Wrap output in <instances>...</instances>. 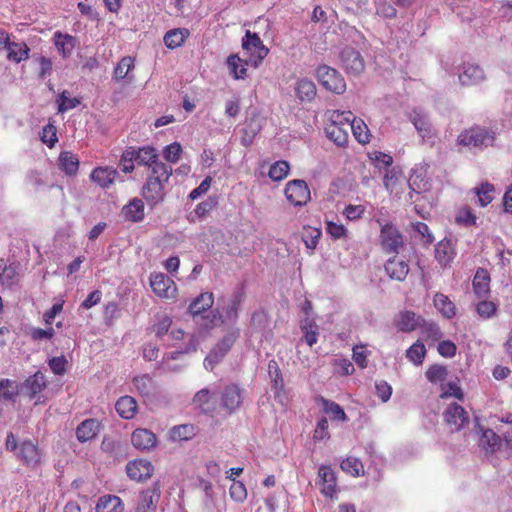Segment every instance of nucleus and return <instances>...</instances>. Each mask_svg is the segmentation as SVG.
I'll return each mask as SVG.
<instances>
[{
  "label": "nucleus",
  "mask_w": 512,
  "mask_h": 512,
  "mask_svg": "<svg viewBox=\"0 0 512 512\" xmlns=\"http://www.w3.org/2000/svg\"><path fill=\"white\" fill-rule=\"evenodd\" d=\"M20 392L15 381L2 379L0 381V400H13Z\"/></svg>",
  "instance_id": "49530a36"
},
{
  "label": "nucleus",
  "mask_w": 512,
  "mask_h": 512,
  "mask_svg": "<svg viewBox=\"0 0 512 512\" xmlns=\"http://www.w3.org/2000/svg\"><path fill=\"white\" fill-rule=\"evenodd\" d=\"M230 497L236 502H244L247 498V489L243 482L233 481L229 489Z\"/></svg>",
  "instance_id": "052dcab7"
},
{
  "label": "nucleus",
  "mask_w": 512,
  "mask_h": 512,
  "mask_svg": "<svg viewBox=\"0 0 512 512\" xmlns=\"http://www.w3.org/2000/svg\"><path fill=\"white\" fill-rule=\"evenodd\" d=\"M457 141L462 146L483 149L493 145L495 133L484 127H472L463 131Z\"/></svg>",
  "instance_id": "7ed1b4c3"
},
{
  "label": "nucleus",
  "mask_w": 512,
  "mask_h": 512,
  "mask_svg": "<svg viewBox=\"0 0 512 512\" xmlns=\"http://www.w3.org/2000/svg\"><path fill=\"white\" fill-rule=\"evenodd\" d=\"M380 225V245L386 253H398L399 249L403 247L404 240L399 230L389 222H384L377 219Z\"/></svg>",
  "instance_id": "423d86ee"
},
{
  "label": "nucleus",
  "mask_w": 512,
  "mask_h": 512,
  "mask_svg": "<svg viewBox=\"0 0 512 512\" xmlns=\"http://www.w3.org/2000/svg\"><path fill=\"white\" fill-rule=\"evenodd\" d=\"M447 376V369L441 365H432L426 371V377L430 382H442Z\"/></svg>",
  "instance_id": "680f3d73"
},
{
  "label": "nucleus",
  "mask_w": 512,
  "mask_h": 512,
  "mask_svg": "<svg viewBox=\"0 0 512 512\" xmlns=\"http://www.w3.org/2000/svg\"><path fill=\"white\" fill-rule=\"evenodd\" d=\"M385 271L391 279L403 281L409 273V265L405 260L395 256L387 260Z\"/></svg>",
  "instance_id": "b1692460"
},
{
  "label": "nucleus",
  "mask_w": 512,
  "mask_h": 512,
  "mask_svg": "<svg viewBox=\"0 0 512 512\" xmlns=\"http://www.w3.org/2000/svg\"><path fill=\"white\" fill-rule=\"evenodd\" d=\"M422 319L412 311H403L396 318V326L402 332H411L420 327Z\"/></svg>",
  "instance_id": "bb28decb"
},
{
  "label": "nucleus",
  "mask_w": 512,
  "mask_h": 512,
  "mask_svg": "<svg viewBox=\"0 0 512 512\" xmlns=\"http://www.w3.org/2000/svg\"><path fill=\"white\" fill-rule=\"evenodd\" d=\"M411 121L423 141L432 143L435 137V132L428 120V117L423 113L414 111L411 115Z\"/></svg>",
  "instance_id": "6ab92c4d"
},
{
  "label": "nucleus",
  "mask_w": 512,
  "mask_h": 512,
  "mask_svg": "<svg viewBox=\"0 0 512 512\" xmlns=\"http://www.w3.org/2000/svg\"><path fill=\"white\" fill-rule=\"evenodd\" d=\"M455 252L448 240L440 241L435 247V258L441 266L448 265L454 258Z\"/></svg>",
  "instance_id": "473e14b6"
},
{
  "label": "nucleus",
  "mask_w": 512,
  "mask_h": 512,
  "mask_svg": "<svg viewBox=\"0 0 512 512\" xmlns=\"http://www.w3.org/2000/svg\"><path fill=\"white\" fill-rule=\"evenodd\" d=\"M351 117L350 111L328 112L330 123L326 126L325 132L327 137L338 146H345L348 142Z\"/></svg>",
  "instance_id": "f03ea898"
},
{
  "label": "nucleus",
  "mask_w": 512,
  "mask_h": 512,
  "mask_svg": "<svg viewBox=\"0 0 512 512\" xmlns=\"http://www.w3.org/2000/svg\"><path fill=\"white\" fill-rule=\"evenodd\" d=\"M193 404L205 413L212 412L215 409L213 394L207 388L199 390L194 395Z\"/></svg>",
  "instance_id": "c756f323"
},
{
  "label": "nucleus",
  "mask_w": 512,
  "mask_h": 512,
  "mask_svg": "<svg viewBox=\"0 0 512 512\" xmlns=\"http://www.w3.org/2000/svg\"><path fill=\"white\" fill-rule=\"evenodd\" d=\"M96 512H122V501L118 496L106 495L102 496L96 505Z\"/></svg>",
  "instance_id": "2f4dec72"
},
{
  "label": "nucleus",
  "mask_w": 512,
  "mask_h": 512,
  "mask_svg": "<svg viewBox=\"0 0 512 512\" xmlns=\"http://www.w3.org/2000/svg\"><path fill=\"white\" fill-rule=\"evenodd\" d=\"M349 131H352L355 139L361 144H366L370 141V134L367 125L363 120L356 119L353 115L351 117Z\"/></svg>",
  "instance_id": "e433bc0d"
},
{
  "label": "nucleus",
  "mask_w": 512,
  "mask_h": 512,
  "mask_svg": "<svg viewBox=\"0 0 512 512\" xmlns=\"http://www.w3.org/2000/svg\"><path fill=\"white\" fill-rule=\"evenodd\" d=\"M213 302H214L213 294L205 292V293L200 294L190 304L189 310L194 316H199L202 312L211 308L213 305Z\"/></svg>",
  "instance_id": "4c0bfd02"
},
{
  "label": "nucleus",
  "mask_w": 512,
  "mask_h": 512,
  "mask_svg": "<svg viewBox=\"0 0 512 512\" xmlns=\"http://www.w3.org/2000/svg\"><path fill=\"white\" fill-rule=\"evenodd\" d=\"M480 445L491 452L496 451L501 446V438L491 429H486L480 438Z\"/></svg>",
  "instance_id": "37998d69"
},
{
  "label": "nucleus",
  "mask_w": 512,
  "mask_h": 512,
  "mask_svg": "<svg viewBox=\"0 0 512 512\" xmlns=\"http://www.w3.org/2000/svg\"><path fill=\"white\" fill-rule=\"evenodd\" d=\"M485 79L484 71L475 64H465L459 73V81L462 85L470 86L481 83Z\"/></svg>",
  "instance_id": "4be33fe9"
},
{
  "label": "nucleus",
  "mask_w": 512,
  "mask_h": 512,
  "mask_svg": "<svg viewBox=\"0 0 512 512\" xmlns=\"http://www.w3.org/2000/svg\"><path fill=\"white\" fill-rule=\"evenodd\" d=\"M194 435V427L190 424L175 426L171 431L173 440H188Z\"/></svg>",
  "instance_id": "13d9d810"
},
{
  "label": "nucleus",
  "mask_w": 512,
  "mask_h": 512,
  "mask_svg": "<svg viewBox=\"0 0 512 512\" xmlns=\"http://www.w3.org/2000/svg\"><path fill=\"white\" fill-rule=\"evenodd\" d=\"M285 196L295 206H303L310 200V190L304 180L295 179L286 184Z\"/></svg>",
  "instance_id": "9d476101"
},
{
  "label": "nucleus",
  "mask_w": 512,
  "mask_h": 512,
  "mask_svg": "<svg viewBox=\"0 0 512 512\" xmlns=\"http://www.w3.org/2000/svg\"><path fill=\"white\" fill-rule=\"evenodd\" d=\"M376 12L378 15L385 18H393L396 16L395 7L386 0H378L376 2Z\"/></svg>",
  "instance_id": "338daca9"
},
{
  "label": "nucleus",
  "mask_w": 512,
  "mask_h": 512,
  "mask_svg": "<svg viewBox=\"0 0 512 512\" xmlns=\"http://www.w3.org/2000/svg\"><path fill=\"white\" fill-rule=\"evenodd\" d=\"M122 212L129 221H141L144 218V204L142 200L135 198L123 207Z\"/></svg>",
  "instance_id": "f704fd0d"
},
{
  "label": "nucleus",
  "mask_w": 512,
  "mask_h": 512,
  "mask_svg": "<svg viewBox=\"0 0 512 512\" xmlns=\"http://www.w3.org/2000/svg\"><path fill=\"white\" fill-rule=\"evenodd\" d=\"M325 229H326V232L333 239H341V238H345L347 236V229L341 223H337V222H333V221H327Z\"/></svg>",
  "instance_id": "0e129e2a"
},
{
  "label": "nucleus",
  "mask_w": 512,
  "mask_h": 512,
  "mask_svg": "<svg viewBox=\"0 0 512 512\" xmlns=\"http://www.w3.org/2000/svg\"><path fill=\"white\" fill-rule=\"evenodd\" d=\"M134 154H133V147L127 148L125 151H123L121 158H120V167L121 170L124 173H131L134 170Z\"/></svg>",
  "instance_id": "e2e57ef3"
},
{
  "label": "nucleus",
  "mask_w": 512,
  "mask_h": 512,
  "mask_svg": "<svg viewBox=\"0 0 512 512\" xmlns=\"http://www.w3.org/2000/svg\"><path fill=\"white\" fill-rule=\"evenodd\" d=\"M132 445L141 451H148L155 447L157 439L155 434L145 428H138L131 435Z\"/></svg>",
  "instance_id": "f3484780"
},
{
  "label": "nucleus",
  "mask_w": 512,
  "mask_h": 512,
  "mask_svg": "<svg viewBox=\"0 0 512 512\" xmlns=\"http://www.w3.org/2000/svg\"><path fill=\"white\" fill-rule=\"evenodd\" d=\"M172 174V168L166 164H156L150 172L145 185L143 186V197L154 206L163 201L165 196V184Z\"/></svg>",
  "instance_id": "f257e3e1"
},
{
  "label": "nucleus",
  "mask_w": 512,
  "mask_h": 512,
  "mask_svg": "<svg viewBox=\"0 0 512 512\" xmlns=\"http://www.w3.org/2000/svg\"><path fill=\"white\" fill-rule=\"evenodd\" d=\"M189 32L187 29H173L164 36V43L168 48L174 49L181 46Z\"/></svg>",
  "instance_id": "a19ab883"
},
{
  "label": "nucleus",
  "mask_w": 512,
  "mask_h": 512,
  "mask_svg": "<svg viewBox=\"0 0 512 512\" xmlns=\"http://www.w3.org/2000/svg\"><path fill=\"white\" fill-rule=\"evenodd\" d=\"M341 469L354 477H358L364 474V466L362 462L355 457H347L341 463Z\"/></svg>",
  "instance_id": "c03bdc74"
},
{
  "label": "nucleus",
  "mask_w": 512,
  "mask_h": 512,
  "mask_svg": "<svg viewBox=\"0 0 512 512\" xmlns=\"http://www.w3.org/2000/svg\"><path fill=\"white\" fill-rule=\"evenodd\" d=\"M53 42L57 51L63 58H69L72 55L74 48L79 44L76 37L60 31H56L54 33Z\"/></svg>",
  "instance_id": "a211bd4d"
},
{
  "label": "nucleus",
  "mask_w": 512,
  "mask_h": 512,
  "mask_svg": "<svg viewBox=\"0 0 512 512\" xmlns=\"http://www.w3.org/2000/svg\"><path fill=\"white\" fill-rule=\"evenodd\" d=\"M341 62L346 72L353 75L360 74L365 67L361 54L351 47L342 50Z\"/></svg>",
  "instance_id": "f8f14e48"
},
{
  "label": "nucleus",
  "mask_w": 512,
  "mask_h": 512,
  "mask_svg": "<svg viewBox=\"0 0 512 512\" xmlns=\"http://www.w3.org/2000/svg\"><path fill=\"white\" fill-rule=\"evenodd\" d=\"M316 77L319 83L334 93L341 94L346 90V83L341 74L334 68L327 65H320L316 70Z\"/></svg>",
  "instance_id": "0eeeda50"
},
{
  "label": "nucleus",
  "mask_w": 512,
  "mask_h": 512,
  "mask_svg": "<svg viewBox=\"0 0 512 512\" xmlns=\"http://www.w3.org/2000/svg\"><path fill=\"white\" fill-rule=\"evenodd\" d=\"M321 493L326 497H332L336 492L337 479L330 466L322 465L318 470Z\"/></svg>",
  "instance_id": "2eb2a0df"
},
{
  "label": "nucleus",
  "mask_w": 512,
  "mask_h": 512,
  "mask_svg": "<svg viewBox=\"0 0 512 512\" xmlns=\"http://www.w3.org/2000/svg\"><path fill=\"white\" fill-rule=\"evenodd\" d=\"M134 59L130 56L123 57L115 66L112 74V80L115 82L124 81L126 84L134 82V75L131 71L134 69Z\"/></svg>",
  "instance_id": "4468645a"
},
{
  "label": "nucleus",
  "mask_w": 512,
  "mask_h": 512,
  "mask_svg": "<svg viewBox=\"0 0 512 512\" xmlns=\"http://www.w3.org/2000/svg\"><path fill=\"white\" fill-rule=\"evenodd\" d=\"M198 342L195 339H192L189 346L184 351H176L172 352L168 356H164L160 367L165 371H175V368L170 365V360L176 359L179 355H182L183 353H190L194 352L197 349Z\"/></svg>",
  "instance_id": "09e8293b"
},
{
  "label": "nucleus",
  "mask_w": 512,
  "mask_h": 512,
  "mask_svg": "<svg viewBox=\"0 0 512 512\" xmlns=\"http://www.w3.org/2000/svg\"><path fill=\"white\" fill-rule=\"evenodd\" d=\"M242 48L248 57L247 62L254 67H257L269 52L258 34L252 33L249 30L246 31L242 39Z\"/></svg>",
  "instance_id": "39448f33"
},
{
  "label": "nucleus",
  "mask_w": 512,
  "mask_h": 512,
  "mask_svg": "<svg viewBox=\"0 0 512 512\" xmlns=\"http://www.w3.org/2000/svg\"><path fill=\"white\" fill-rule=\"evenodd\" d=\"M289 169L290 166L287 161H277L270 167L269 176L274 181H281L288 175Z\"/></svg>",
  "instance_id": "3c124183"
},
{
  "label": "nucleus",
  "mask_w": 512,
  "mask_h": 512,
  "mask_svg": "<svg viewBox=\"0 0 512 512\" xmlns=\"http://www.w3.org/2000/svg\"><path fill=\"white\" fill-rule=\"evenodd\" d=\"M133 383L136 389L143 395H149L153 387L152 378L147 374L136 376L133 379Z\"/></svg>",
  "instance_id": "4d7b16f0"
},
{
  "label": "nucleus",
  "mask_w": 512,
  "mask_h": 512,
  "mask_svg": "<svg viewBox=\"0 0 512 512\" xmlns=\"http://www.w3.org/2000/svg\"><path fill=\"white\" fill-rule=\"evenodd\" d=\"M242 301L241 294H235L224 307L225 320L234 322L238 317V310Z\"/></svg>",
  "instance_id": "8fccbe9b"
},
{
  "label": "nucleus",
  "mask_w": 512,
  "mask_h": 512,
  "mask_svg": "<svg viewBox=\"0 0 512 512\" xmlns=\"http://www.w3.org/2000/svg\"><path fill=\"white\" fill-rule=\"evenodd\" d=\"M475 194L478 196L479 205L482 207L487 206L493 200L494 188L492 185L485 183L481 184L480 187L474 189Z\"/></svg>",
  "instance_id": "603ef678"
},
{
  "label": "nucleus",
  "mask_w": 512,
  "mask_h": 512,
  "mask_svg": "<svg viewBox=\"0 0 512 512\" xmlns=\"http://www.w3.org/2000/svg\"><path fill=\"white\" fill-rule=\"evenodd\" d=\"M249 62L243 61L238 55H231L227 59V66L230 74L235 79H244L246 76V65Z\"/></svg>",
  "instance_id": "58836bf2"
},
{
  "label": "nucleus",
  "mask_w": 512,
  "mask_h": 512,
  "mask_svg": "<svg viewBox=\"0 0 512 512\" xmlns=\"http://www.w3.org/2000/svg\"><path fill=\"white\" fill-rule=\"evenodd\" d=\"M8 54L7 59L14 63H20L29 58V47L24 42L9 41L4 47Z\"/></svg>",
  "instance_id": "a878e982"
},
{
  "label": "nucleus",
  "mask_w": 512,
  "mask_h": 512,
  "mask_svg": "<svg viewBox=\"0 0 512 512\" xmlns=\"http://www.w3.org/2000/svg\"><path fill=\"white\" fill-rule=\"evenodd\" d=\"M455 222L462 226L476 224L477 217L468 206H462L455 211Z\"/></svg>",
  "instance_id": "a18cd8bd"
},
{
  "label": "nucleus",
  "mask_w": 512,
  "mask_h": 512,
  "mask_svg": "<svg viewBox=\"0 0 512 512\" xmlns=\"http://www.w3.org/2000/svg\"><path fill=\"white\" fill-rule=\"evenodd\" d=\"M375 391L382 402H387L392 395V387L384 380L375 382Z\"/></svg>",
  "instance_id": "774afa93"
},
{
  "label": "nucleus",
  "mask_w": 512,
  "mask_h": 512,
  "mask_svg": "<svg viewBox=\"0 0 512 512\" xmlns=\"http://www.w3.org/2000/svg\"><path fill=\"white\" fill-rule=\"evenodd\" d=\"M160 498V491L156 487L148 488L141 492L138 498L137 512H154Z\"/></svg>",
  "instance_id": "412c9836"
},
{
  "label": "nucleus",
  "mask_w": 512,
  "mask_h": 512,
  "mask_svg": "<svg viewBox=\"0 0 512 512\" xmlns=\"http://www.w3.org/2000/svg\"><path fill=\"white\" fill-rule=\"evenodd\" d=\"M434 306L436 309L446 318H452L456 311L454 304L449 300L447 296L441 293H437L434 296Z\"/></svg>",
  "instance_id": "ea45409f"
},
{
  "label": "nucleus",
  "mask_w": 512,
  "mask_h": 512,
  "mask_svg": "<svg viewBox=\"0 0 512 512\" xmlns=\"http://www.w3.org/2000/svg\"><path fill=\"white\" fill-rule=\"evenodd\" d=\"M137 408L136 400L127 395L120 397L115 404L117 413L123 419H132L137 412Z\"/></svg>",
  "instance_id": "cd10ccee"
},
{
  "label": "nucleus",
  "mask_w": 512,
  "mask_h": 512,
  "mask_svg": "<svg viewBox=\"0 0 512 512\" xmlns=\"http://www.w3.org/2000/svg\"><path fill=\"white\" fill-rule=\"evenodd\" d=\"M117 176L118 171L109 166L97 167L93 169L90 175L91 179L102 188L110 187L115 182Z\"/></svg>",
  "instance_id": "393cba45"
},
{
  "label": "nucleus",
  "mask_w": 512,
  "mask_h": 512,
  "mask_svg": "<svg viewBox=\"0 0 512 512\" xmlns=\"http://www.w3.org/2000/svg\"><path fill=\"white\" fill-rule=\"evenodd\" d=\"M100 424L95 419L83 421L76 429V436L80 442H86L94 438L99 432Z\"/></svg>",
  "instance_id": "c85d7f7f"
},
{
  "label": "nucleus",
  "mask_w": 512,
  "mask_h": 512,
  "mask_svg": "<svg viewBox=\"0 0 512 512\" xmlns=\"http://www.w3.org/2000/svg\"><path fill=\"white\" fill-rule=\"evenodd\" d=\"M0 281L3 286L10 287L18 281L17 267L13 264L4 266L0 271Z\"/></svg>",
  "instance_id": "864d4df0"
},
{
  "label": "nucleus",
  "mask_w": 512,
  "mask_h": 512,
  "mask_svg": "<svg viewBox=\"0 0 512 512\" xmlns=\"http://www.w3.org/2000/svg\"><path fill=\"white\" fill-rule=\"evenodd\" d=\"M240 331L237 328L231 329L223 338L212 348L204 359V367L212 371L215 366L222 361L225 355L230 351L235 341L239 337Z\"/></svg>",
  "instance_id": "20e7f679"
},
{
  "label": "nucleus",
  "mask_w": 512,
  "mask_h": 512,
  "mask_svg": "<svg viewBox=\"0 0 512 512\" xmlns=\"http://www.w3.org/2000/svg\"><path fill=\"white\" fill-rule=\"evenodd\" d=\"M420 327L422 328L423 337L428 340L438 341L443 336L439 326L434 322H425L422 320Z\"/></svg>",
  "instance_id": "5fc2aeb1"
},
{
  "label": "nucleus",
  "mask_w": 512,
  "mask_h": 512,
  "mask_svg": "<svg viewBox=\"0 0 512 512\" xmlns=\"http://www.w3.org/2000/svg\"><path fill=\"white\" fill-rule=\"evenodd\" d=\"M61 168L69 175H74L78 171L79 160L71 152H62L59 157Z\"/></svg>",
  "instance_id": "79ce46f5"
},
{
  "label": "nucleus",
  "mask_w": 512,
  "mask_h": 512,
  "mask_svg": "<svg viewBox=\"0 0 512 512\" xmlns=\"http://www.w3.org/2000/svg\"><path fill=\"white\" fill-rule=\"evenodd\" d=\"M490 276L486 269L479 268L473 279V289L478 297L485 296L490 290Z\"/></svg>",
  "instance_id": "7c9ffc66"
},
{
  "label": "nucleus",
  "mask_w": 512,
  "mask_h": 512,
  "mask_svg": "<svg viewBox=\"0 0 512 512\" xmlns=\"http://www.w3.org/2000/svg\"><path fill=\"white\" fill-rule=\"evenodd\" d=\"M425 355H426V348H425V345L421 341H416L406 351V357L416 365H419L423 362Z\"/></svg>",
  "instance_id": "de8ad7c7"
},
{
  "label": "nucleus",
  "mask_w": 512,
  "mask_h": 512,
  "mask_svg": "<svg viewBox=\"0 0 512 512\" xmlns=\"http://www.w3.org/2000/svg\"><path fill=\"white\" fill-rule=\"evenodd\" d=\"M134 160L138 165L148 166L150 172L153 171V166L156 164H164L158 161V153L156 149L150 146L141 148H133Z\"/></svg>",
  "instance_id": "5701e85b"
},
{
  "label": "nucleus",
  "mask_w": 512,
  "mask_h": 512,
  "mask_svg": "<svg viewBox=\"0 0 512 512\" xmlns=\"http://www.w3.org/2000/svg\"><path fill=\"white\" fill-rule=\"evenodd\" d=\"M443 417L452 432L460 431L469 423L468 413L456 402L450 403L447 406Z\"/></svg>",
  "instance_id": "9b49d317"
},
{
  "label": "nucleus",
  "mask_w": 512,
  "mask_h": 512,
  "mask_svg": "<svg viewBox=\"0 0 512 512\" xmlns=\"http://www.w3.org/2000/svg\"><path fill=\"white\" fill-rule=\"evenodd\" d=\"M153 470L151 462L144 459H137L126 465V473L134 481H144L150 478Z\"/></svg>",
  "instance_id": "ddd939ff"
},
{
  "label": "nucleus",
  "mask_w": 512,
  "mask_h": 512,
  "mask_svg": "<svg viewBox=\"0 0 512 512\" xmlns=\"http://www.w3.org/2000/svg\"><path fill=\"white\" fill-rule=\"evenodd\" d=\"M17 457L27 466H35L40 462V451L32 441L25 440L21 442Z\"/></svg>",
  "instance_id": "aec40b11"
},
{
  "label": "nucleus",
  "mask_w": 512,
  "mask_h": 512,
  "mask_svg": "<svg viewBox=\"0 0 512 512\" xmlns=\"http://www.w3.org/2000/svg\"><path fill=\"white\" fill-rule=\"evenodd\" d=\"M441 390H442V393L440 395L441 398H446V397H454L457 399L463 398V392H462L461 388L454 382H449V383L443 384Z\"/></svg>",
  "instance_id": "69168bd1"
},
{
  "label": "nucleus",
  "mask_w": 512,
  "mask_h": 512,
  "mask_svg": "<svg viewBox=\"0 0 512 512\" xmlns=\"http://www.w3.org/2000/svg\"><path fill=\"white\" fill-rule=\"evenodd\" d=\"M476 311L481 318L489 319L495 315L497 306L492 301L482 300L476 305Z\"/></svg>",
  "instance_id": "6e6d98bb"
},
{
  "label": "nucleus",
  "mask_w": 512,
  "mask_h": 512,
  "mask_svg": "<svg viewBox=\"0 0 512 512\" xmlns=\"http://www.w3.org/2000/svg\"><path fill=\"white\" fill-rule=\"evenodd\" d=\"M319 403L321 404L323 411L328 414L332 420H338L342 422L347 421L346 413L338 403L323 397H320Z\"/></svg>",
  "instance_id": "c9c22d12"
},
{
  "label": "nucleus",
  "mask_w": 512,
  "mask_h": 512,
  "mask_svg": "<svg viewBox=\"0 0 512 512\" xmlns=\"http://www.w3.org/2000/svg\"><path fill=\"white\" fill-rule=\"evenodd\" d=\"M150 286L153 292L160 298L173 299L176 297V284L164 273H152L150 275Z\"/></svg>",
  "instance_id": "1a4fd4ad"
},
{
  "label": "nucleus",
  "mask_w": 512,
  "mask_h": 512,
  "mask_svg": "<svg viewBox=\"0 0 512 512\" xmlns=\"http://www.w3.org/2000/svg\"><path fill=\"white\" fill-rule=\"evenodd\" d=\"M46 387V379L44 374L36 372L34 375L28 377L20 387V393L29 399L34 398Z\"/></svg>",
  "instance_id": "dca6fc26"
},
{
  "label": "nucleus",
  "mask_w": 512,
  "mask_h": 512,
  "mask_svg": "<svg viewBox=\"0 0 512 512\" xmlns=\"http://www.w3.org/2000/svg\"><path fill=\"white\" fill-rule=\"evenodd\" d=\"M244 390L236 384L225 386L220 396V406L228 414L236 412L243 404Z\"/></svg>",
  "instance_id": "6e6552de"
},
{
  "label": "nucleus",
  "mask_w": 512,
  "mask_h": 512,
  "mask_svg": "<svg viewBox=\"0 0 512 512\" xmlns=\"http://www.w3.org/2000/svg\"><path fill=\"white\" fill-rule=\"evenodd\" d=\"M182 153V147L180 143L173 142L167 145L163 150L164 158L171 163H177Z\"/></svg>",
  "instance_id": "bf43d9fd"
},
{
  "label": "nucleus",
  "mask_w": 512,
  "mask_h": 512,
  "mask_svg": "<svg viewBox=\"0 0 512 512\" xmlns=\"http://www.w3.org/2000/svg\"><path fill=\"white\" fill-rule=\"evenodd\" d=\"M295 92L301 101H311L316 95V86L313 81L302 78L296 82Z\"/></svg>",
  "instance_id": "72a5a7b5"
}]
</instances>
